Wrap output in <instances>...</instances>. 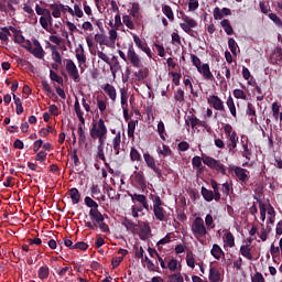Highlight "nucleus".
I'll return each instance as SVG.
<instances>
[{
  "instance_id": "obj_1",
  "label": "nucleus",
  "mask_w": 282,
  "mask_h": 282,
  "mask_svg": "<svg viewBox=\"0 0 282 282\" xmlns=\"http://www.w3.org/2000/svg\"><path fill=\"white\" fill-rule=\"evenodd\" d=\"M203 163L206 166H208V169L216 171V173H220V175H227L226 165H224V163H221V161H219L213 156L205 155V156H203Z\"/></svg>"
},
{
  "instance_id": "obj_2",
  "label": "nucleus",
  "mask_w": 282,
  "mask_h": 282,
  "mask_svg": "<svg viewBox=\"0 0 282 282\" xmlns=\"http://www.w3.org/2000/svg\"><path fill=\"white\" fill-rule=\"evenodd\" d=\"M192 232L196 239H199V237L205 238L208 235L202 217H196L192 223Z\"/></svg>"
},
{
  "instance_id": "obj_3",
  "label": "nucleus",
  "mask_w": 282,
  "mask_h": 282,
  "mask_svg": "<svg viewBox=\"0 0 282 282\" xmlns=\"http://www.w3.org/2000/svg\"><path fill=\"white\" fill-rule=\"evenodd\" d=\"M89 217L91 221H86L85 227L89 228L90 230H96L98 228V224H101V221H105V215L100 213L98 209H90L89 210Z\"/></svg>"
},
{
  "instance_id": "obj_4",
  "label": "nucleus",
  "mask_w": 282,
  "mask_h": 282,
  "mask_svg": "<svg viewBox=\"0 0 282 282\" xmlns=\"http://www.w3.org/2000/svg\"><path fill=\"white\" fill-rule=\"evenodd\" d=\"M183 23L180 24L183 32L193 36V39H197V32L193 31V28H197V21L188 18V15L183 17Z\"/></svg>"
},
{
  "instance_id": "obj_5",
  "label": "nucleus",
  "mask_w": 282,
  "mask_h": 282,
  "mask_svg": "<svg viewBox=\"0 0 282 282\" xmlns=\"http://www.w3.org/2000/svg\"><path fill=\"white\" fill-rule=\"evenodd\" d=\"M97 135H107V126L104 119H99L98 122H93V127L90 128V138L96 140Z\"/></svg>"
},
{
  "instance_id": "obj_6",
  "label": "nucleus",
  "mask_w": 282,
  "mask_h": 282,
  "mask_svg": "<svg viewBox=\"0 0 282 282\" xmlns=\"http://www.w3.org/2000/svg\"><path fill=\"white\" fill-rule=\"evenodd\" d=\"M128 61L132 65V67H137L138 69L142 67V58H140V55L135 53V48H133V43L128 45Z\"/></svg>"
},
{
  "instance_id": "obj_7",
  "label": "nucleus",
  "mask_w": 282,
  "mask_h": 282,
  "mask_svg": "<svg viewBox=\"0 0 282 282\" xmlns=\"http://www.w3.org/2000/svg\"><path fill=\"white\" fill-rule=\"evenodd\" d=\"M131 184H134L138 188H147V178L144 177V172L134 171L130 176Z\"/></svg>"
},
{
  "instance_id": "obj_8",
  "label": "nucleus",
  "mask_w": 282,
  "mask_h": 282,
  "mask_svg": "<svg viewBox=\"0 0 282 282\" xmlns=\"http://www.w3.org/2000/svg\"><path fill=\"white\" fill-rule=\"evenodd\" d=\"M143 160L149 169L153 171L159 180L162 177V169L155 165V159L149 154V152L143 154Z\"/></svg>"
},
{
  "instance_id": "obj_9",
  "label": "nucleus",
  "mask_w": 282,
  "mask_h": 282,
  "mask_svg": "<svg viewBox=\"0 0 282 282\" xmlns=\"http://www.w3.org/2000/svg\"><path fill=\"white\" fill-rule=\"evenodd\" d=\"M66 61V72L73 78L74 83H80V74L78 73V67L72 59Z\"/></svg>"
},
{
  "instance_id": "obj_10",
  "label": "nucleus",
  "mask_w": 282,
  "mask_h": 282,
  "mask_svg": "<svg viewBox=\"0 0 282 282\" xmlns=\"http://www.w3.org/2000/svg\"><path fill=\"white\" fill-rule=\"evenodd\" d=\"M134 44L141 52H144L149 58H153V54L151 53V48L147 45V42H143L140 36L135 33H131Z\"/></svg>"
},
{
  "instance_id": "obj_11",
  "label": "nucleus",
  "mask_w": 282,
  "mask_h": 282,
  "mask_svg": "<svg viewBox=\"0 0 282 282\" xmlns=\"http://www.w3.org/2000/svg\"><path fill=\"white\" fill-rule=\"evenodd\" d=\"M207 102L208 105H212L213 109H215L216 111H226V107L224 106V100H221L219 96L210 95L207 98Z\"/></svg>"
},
{
  "instance_id": "obj_12",
  "label": "nucleus",
  "mask_w": 282,
  "mask_h": 282,
  "mask_svg": "<svg viewBox=\"0 0 282 282\" xmlns=\"http://www.w3.org/2000/svg\"><path fill=\"white\" fill-rule=\"evenodd\" d=\"M128 195L131 198V200L133 202V204H135V202H138V204H141V206L145 210H151V206L149 205V200H147V196H144V194H131L128 192Z\"/></svg>"
},
{
  "instance_id": "obj_13",
  "label": "nucleus",
  "mask_w": 282,
  "mask_h": 282,
  "mask_svg": "<svg viewBox=\"0 0 282 282\" xmlns=\"http://www.w3.org/2000/svg\"><path fill=\"white\" fill-rule=\"evenodd\" d=\"M229 171H234L236 177H238V180L242 183L248 182V180H250V176L247 174L248 170L241 167V166H231L229 169Z\"/></svg>"
},
{
  "instance_id": "obj_14",
  "label": "nucleus",
  "mask_w": 282,
  "mask_h": 282,
  "mask_svg": "<svg viewBox=\"0 0 282 282\" xmlns=\"http://www.w3.org/2000/svg\"><path fill=\"white\" fill-rule=\"evenodd\" d=\"M250 140L247 135L241 137V147H242V158H246V160H250L252 156V149L248 147Z\"/></svg>"
},
{
  "instance_id": "obj_15",
  "label": "nucleus",
  "mask_w": 282,
  "mask_h": 282,
  "mask_svg": "<svg viewBox=\"0 0 282 282\" xmlns=\"http://www.w3.org/2000/svg\"><path fill=\"white\" fill-rule=\"evenodd\" d=\"M198 74H202L205 80H215L213 72H210V66L208 64H203L200 68L197 69Z\"/></svg>"
},
{
  "instance_id": "obj_16",
  "label": "nucleus",
  "mask_w": 282,
  "mask_h": 282,
  "mask_svg": "<svg viewBox=\"0 0 282 282\" xmlns=\"http://www.w3.org/2000/svg\"><path fill=\"white\" fill-rule=\"evenodd\" d=\"M34 48H32L31 54L35 56V58H43L45 56V51H43V46H41V42L39 40L33 41Z\"/></svg>"
},
{
  "instance_id": "obj_17",
  "label": "nucleus",
  "mask_w": 282,
  "mask_h": 282,
  "mask_svg": "<svg viewBox=\"0 0 282 282\" xmlns=\"http://www.w3.org/2000/svg\"><path fill=\"white\" fill-rule=\"evenodd\" d=\"M139 230L141 241H147V239H149V235H151V226H149L148 223H143L139 226Z\"/></svg>"
},
{
  "instance_id": "obj_18",
  "label": "nucleus",
  "mask_w": 282,
  "mask_h": 282,
  "mask_svg": "<svg viewBox=\"0 0 282 282\" xmlns=\"http://www.w3.org/2000/svg\"><path fill=\"white\" fill-rule=\"evenodd\" d=\"M209 282H221V273L217 267H209V274H208Z\"/></svg>"
},
{
  "instance_id": "obj_19",
  "label": "nucleus",
  "mask_w": 282,
  "mask_h": 282,
  "mask_svg": "<svg viewBox=\"0 0 282 282\" xmlns=\"http://www.w3.org/2000/svg\"><path fill=\"white\" fill-rule=\"evenodd\" d=\"M210 254L212 257H214V259H217V261H219V259H225L226 257V253L224 252L221 247H219V245H213Z\"/></svg>"
},
{
  "instance_id": "obj_20",
  "label": "nucleus",
  "mask_w": 282,
  "mask_h": 282,
  "mask_svg": "<svg viewBox=\"0 0 282 282\" xmlns=\"http://www.w3.org/2000/svg\"><path fill=\"white\" fill-rule=\"evenodd\" d=\"M104 91L108 94L112 102H116V99L118 98V93H116V87H113L111 84H106L104 86Z\"/></svg>"
},
{
  "instance_id": "obj_21",
  "label": "nucleus",
  "mask_w": 282,
  "mask_h": 282,
  "mask_svg": "<svg viewBox=\"0 0 282 282\" xmlns=\"http://www.w3.org/2000/svg\"><path fill=\"white\" fill-rule=\"evenodd\" d=\"M79 47H80L82 53H77L76 58L79 63L78 67L80 68V72L83 74V72H85V68H83V65H85V63H87V56H85V48H83V45H79Z\"/></svg>"
},
{
  "instance_id": "obj_22",
  "label": "nucleus",
  "mask_w": 282,
  "mask_h": 282,
  "mask_svg": "<svg viewBox=\"0 0 282 282\" xmlns=\"http://www.w3.org/2000/svg\"><path fill=\"white\" fill-rule=\"evenodd\" d=\"M153 214L158 221H166V210H164V207L153 208Z\"/></svg>"
},
{
  "instance_id": "obj_23",
  "label": "nucleus",
  "mask_w": 282,
  "mask_h": 282,
  "mask_svg": "<svg viewBox=\"0 0 282 282\" xmlns=\"http://www.w3.org/2000/svg\"><path fill=\"white\" fill-rule=\"evenodd\" d=\"M229 142L230 143L227 144L229 151H232V149H237V144H239V137L237 135V131H232L229 137Z\"/></svg>"
},
{
  "instance_id": "obj_24",
  "label": "nucleus",
  "mask_w": 282,
  "mask_h": 282,
  "mask_svg": "<svg viewBox=\"0 0 282 282\" xmlns=\"http://www.w3.org/2000/svg\"><path fill=\"white\" fill-rule=\"evenodd\" d=\"M240 254H242L245 259L252 261V247H250V245H242L240 247Z\"/></svg>"
},
{
  "instance_id": "obj_25",
  "label": "nucleus",
  "mask_w": 282,
  "mask_h": 282,
  "mask_svg": "<svg viewBox=\"0 0 282 282\" xmlns=\"http://www.w3.org/2000/svg\"><path fill=\"white\" fill-rule=\"evenodd\" d=\"M69 197L72 199V204H79L80 203V192H78V188L73 187L68 191Z\"/></svg>"
},
{
  "instance_id": "obj_26",
  "label": "nucleus",
  "mask_w": 282,
  "mask_h": 282,
  "mask_svg": "<svg viewBox=\"0 0 282 282\" xmlns=\"http://www.w3.org/2000/svg\"><path fill=\"white\" fill-rule=\"evenodd\" d=\"M220 25L228 36H232L235 34V30L232 29V25H230V21H228V19L223 20Z\"/></svg>"
},
{
  "instance_id": "obj_27",
  "label": "nucleus",
  "mask_w": 282,
  "mask_h": 282,
  "mask_svg": "<svg viewBox=\"0 0 282 282\" xmlns=\"http://www.w3.org/2000/svg\"><path fill=\"white\" fill-rule=\"evenodd\" d=\"M95 41L96 43H99V45H106V47H111V44H109V40H107V35L102 33L95 34Z\"/></svg>"
},
{
  "instance_id": "obj_28",
  "label": "nucleus",
  "mask_w": 282,
  "mask_h": 282,
  "mask_svg": "<svg viewBox=\"0 0 282 282\" xmlns=\"http://www.w3.org/2000/svg\"><path fill=\"white\" fill-rule=\"evenodd\" d=\"M226 105L234 118H237V107L235 106V99H232V96H229L227 98Z\"/></svg>"
},
{
  "instance_id": "obj_29",
  "label": "nucleus",
  "mask_w": 282,
  "mask_h": 282,
  "mask_svg": "<svg viewBox=\"0 0 282 282\" xmlns=\"http://www.w3.org/2000/svg\"><path fill=\"white\" fill-rule=\"evenodd\" d=\"M120 98H121V109L124 110V108L129 107V104H128L129 94L127 93V89L124 88L120 89Z\"/></svg>"
},
{
  "instance_id": "obj_30",
  "label": "nucleus",
  "mask_w": 282,
  "mask_h": 282,
  "mask_svg": "<svg viewBox=\"0 0 282 282\" xmlns=\"http://www.w3.org/2000/svg\"><path fill=\"white\" fill-rule=\"evenodd\" d=\"M200 193L205 202H213V199H215V194L213 193V191H209L204 186L202 187Z\"/></svg>"
},
{
  "instance_id": "obj_31",
  "label": "nucleus",
  "mask_w": 282,
  "mask_h": 282,
  "mask_svg": "<svg viewBox=\"0 0 282 282\" xmlns=\"http://www.w3.org/2000/svg\"><path fill=\"white\" fill-rule=\"evenodd\" d=\"M37 276L41 279V281H45V279L50 276V267H41L37 271Z\"/></svg>"
},
{
  "instance_id": "obj_32",
  "label": "nucleus",
  "mask_w": 282,
  "mask_h": 282,
  "mask_svg": "<svg viewBox=\"0 0 282 282\" xmlns=\"http://www.w3.org/2000/svg\"><path fill=\"white\" fill-rule=\"evenodd\" d=\"M50 8L52 10V17H54V19H61V13L63 12L61 9V3H52L50 4Z\"/></svg>"
},
{
  "instance_id": "obj_33",
  "label": "nucleus",
  "mask_w": 282,
  "mask_h": 282,
  "mask_svg": "<svg viewBox=\"0 0 282 282\" xmlns=\"http://www.w3.org/2000/svg\"><path fill=\"white\" fill-rule=\"evenodd\" d=\"M134 77L137 80H145L149 77V68H140L138 72L134 73Z\"/></svg>"
},
{
  "instance_id": "obj_34",
  "label": "nucleus",
  "mask_w": 282,
  "mask_h": 282,
  "mask_svg": "<svg viewBox=\"0 0 282 282\" xmlns=\"http://www.w3.org/2000/svg\"><path fill=\"white\" fill-rule=\"evenodd\" d=\"M135 127H138V120H130L128 122V138L135 137Z\"/></svg>"
},
{
  "instance_id": "obj_35",
  "label": "nucleus",
  "mask_w": 282,
  "mask_h": 282,
  "mask_svg": "<svg viewBox=\"0 0 282 282\" xmlns=\"http://www.w3.org/2000/svg\"><path fill=\"white\" fill-rule=\"evenodd\" d=\"M162 12L167 17L169 21H175V15L173 14V9L171 8V6L169 4L163 6Z\"/></svg>"
},
{
  "instance_id": "obj_36",
  "label": "nucleus",
  "mask_w": 282,
  "mask_h": 282,
  "mask_svg": "<svg viewBox=\"0 0 282 282\" xmlns=\"http://www.w3.org/2000/svg\"><path fill=\"white\" fill-rule=\"evenodd\" d=\"M42 89L46 94V96H48V98H54V96H56V94H54L52 90V86H50V83H47L46 80L42 82Z\"/></svg>"
},
{
  "instance_id": "obj_37",
  "label": "nucleus",
  "mask_w": 282,
  "mask_h": 282,
  "mask_svg": "<svg viewBox=\"0 0 282 282\" xmlns=\"http://www.w3.org/2000/svg\"><path fill=\"white\" fill-rule=\"evenodd\" d=\"M166 268H169L170 272H177V270H182V264H178L177 260L171 259Z\"/></svg>"
},
{
  "instance_id": "obj_38",
  "label": "nucleus",
  "mask_w": 282,
  "mask_h": 282,
  "mask_svg": "<svg viewBox=\"0 0 282 282\" xmlns=\"http://www.w3.org/2000/svg\"><path fill=\"white\" fill-rule=\"evenodd\" d=\"M224 243H226L229 248H235V236L232 232L225 234Z\"/></svg>"
},
{
  "instance_id": "obj_39",
  "label": "nucleus",
  "mask_w": 282,
  "mask_h": 282,
  "mask_svg": "<svg viewBox=\"0 0 282 282\" xmlns=\"http://www.w3.org/2000/svg\"><path fill=\"white\" fill-rule=\"evenodd\" d=\"M84 202H85L86 206L88 208H90V210H98V203L96 200H94L91 197L86 196L84 198Z\"/></svg>"
},
{
  "instance_id": "obj_40",
  "label": "nucleus",
  "mask_w": 282,
  "mask_h": 282,
  "mask_svg": "<svg viewBox=\"0 0 282 282\" xmlns=\"http://www.w3.org/2000/svg\"><path fill=\"white\" fill-rule=\"evenodd\" d=\"M51 52H52L53 61L58 65H62L63 58L61 57V53L58 52V50H56V46H51Z\"/></svg>"
},
{
  "instance_id": "obj_41",
  "label": "nucleus",
  "mask_w": 282,
  "mask_h": 282,
  "mask_svg": "<svg viewBox=\"0 0 282 282\" xmlns=\"http://www.w3.org/2000/svg\"><path fill=\"white\" fill-rule=\"evenodd\" d=\"M212 188L214 189L215 202H219V199H221V194L219 193V184L217 181H212Z\"/></svg>"
},
{
  "instance_id": "obj_42",
  "label": "nucleus",
  "mask_w": 282,
  "mask_h": 282,
  "mask_svg": "<svg viewBox=\"0 0 282 282\" xmlns=\"http://www.w3.org/2000/svg\"><path fill=\"white\" fill-rule=\"evenodd\" d=\"M130 17H133V19H140V4L138 2L132 3Z\"/></svg>"
},
{
  "instance_id": "obj_43",
  "label": "nucleus",
  "mask_w": 282,
  "mask_h": 282,
  "mask_svg": "<svg viewBox=\"0 0 282 282\" xmlns=\"http://www.w3.org/2000/svg\"><path fill=\"white\" fill-rule=\"evenodd\" d=\"M158 153L159 155H162L163 158H167V155H172V151L171 148H169V145L163 144L162 148H158Z\"/></svg>"
},
{
  "instance_id": "obj_44",
  "label": "nucleus",
  "mask_w": 282,
  "mask_h": 282,
  "mask_svg": "<svg viewBox=\"0 0 282 282\" xmlns=\"http://www.w3.org/2000/svg\"><path fill=\"white\" fill-rule=\"evenodd\" d=\"M130 160L132 162H140V160H142V155L140 154V152H138V149L131 148V150H130Z\"/></svg>"
},
{
  "instance_id": "obj_45",
  "label": "nucleus",
  "mask_w": 282,
  "mask_h": 282,
  "mask_svg": "<svg viewBox=\"0 0 282 282\" xmlns=\"http://www.w3.org/2000/svg\"><path fill=\"white\" fill-rule=\"evenodd\" d=\"M202 161L204 162V159H202L200 156H194L192 159V165L194 166V169H199V171H204Z\"/></svg>"
},
{
  "instance_id": "obj_46",
  "label": "nucleus",
  "mask_w": 282,
  "mask_h": 282,
  "mask_svg": "<svg viewBox=\"0 0 282 282\" xmlns=\"http://www.w3.org/2000/svg\"><path fill=\"white\" fill-rule=\"evenodd\" d=\"M169 282H184V276H182V273H172L167 276Z\"/></svg>"
},
{
  "instance_id": "obj_47",
  "label": "nucleus",
  "mask_w": 282,
  "mask_h": 282,
  "mask_svg": "<svg viewBox=\"0 0 282 282\" xmlns=\"http://www.w3.org/2000/svg\"><path fill=\"white\" fill-rule=\"evenodd\" d=\"M122 21L126 24V28L129 30H135V24L133 23V20H131V15H123Z\"/></svg>"
},
{
  "instance_id": "obj_48",
  "label": "nucleus",
  "mask_w": 282,
  "mask_h": 282,
  "mask_svg": "<svg viewBox=\"0 0 282 282\" xmlns=\"http://www.w3.org/2000/svg\"><path fill=\"white\" fill-rule=\"evenodd\" d=\"M50 78L54 83H57L58 85H63V77H61L56 72L50 70Z\"/></svg>"
},
{
  "instance_id": "obj_49",
  "label": "nucleus",
  "mask_w": 282,
  "mask_h": 282,
  "mask_svg": "<svg viewBox=\"0 0 282 282\" xmlns=\"http://www.w3.org/2000/svg\"><path fill=\"white\" fill-rule=\"evenodd\" d=\"M228 47H229L231 54H234V56H237V41H235L232 37H230L228 40Z\"/></svg>"
},
{
  "instance_id": "obj_50",
  "label": "nucleus",
  "mask_w": 282,
  "mask_h": 282,
  "mask_svg": "<svg viewBox=\"0 0 282 282\" xmlns=\"http://www.w3.org/2000/svg\"><path fill=\"white\" fill-rule=\"evenodd\" d=\"M122 226H124L127 230H133V228H135L138 225H135V223L129 218H123Z\"/></svg>"
},
{
  "instance_id": "obj_51",
  "label": "nucleus",
  "mask_w": 282,
  "mask_h": 282,
  "mask_svg": "<svg viewBox=\"0 0 282 282\" xmlns=\"http://www.w3.org/2000/svg\"><path fill=\"white\" fill-rule=\"evenodd\" d=\"M191 61H192V65H194V67H196L197 70L200 69L202 59H199L197 55L191 54Z\"/></svg>"
},
{
  "instance_id": "obj_52",
  "label": "nucleus",
  "mask_w": 282,
  "mask_h": 282,
  "mask_svg": "<svg viewBox=\"0 0 282 282\" xmlns=\"http://www.w3.org/2000/svg\"><path fill=\"white\" fill-rule=\"evenodd\" d=\"M70 160H73L75 166H80V159H78V149H73Z\"/></svg>"
},
{
  "instance_id": "obj_53",
  "label": "nucleus",
  "mask_w": 282,
  "mask_h": 282,
  "mask_svg": "<svg viewBox=\"0 0 282 282\" xmlns=\"http://www.w3.org/2000/svg\"><path fill=\"white\" fill-rule=\"evenodd\" d=\"M118 29H111L108 31L109 34V41L112 43V45L116 44V40L118 39Z\"/></svg>"
},
{
  "instance_id": "obj_54",
  "label": "nucleus",
  "mask_w": 282,
  "mask_h": 282,
  "mask_svg": "<svg viewBox=\"0 0 282 282\" xmlns=\"http://www.w3.org/2000/svg\"><path fill=\"white\" fill-rule=\"evenodd\" d=\"M174 99L176 100V102H184V90L182 88H178L174 93Z\"/></svg>"
},
{
  "instance_id": "obj_55",
  "label": "nucleus",
  "mask_w": 282,
  "mask_h": 282,
  "mask_svg": "<svg viewBox=\"0 0 282 282\" xmlns=\"http://www.w3.org/2000/svg\"><path fill=\"white\" fill-rule=\"evenodd\" d=\"M234 96L235 98H237V100H246V98H248V96L246 95V93L241 89H235L234 90Z\"/></svg>"
},
{
  "instance_id": "obj_56",
  "label": "nucleus",
  "mask_w": 282,
  "mask_h": 282,
  "mask_svg": "<svg viewBox=\"0 0 282 282\" xmlns=\"http://www.w3.org/2000/svg\"><path fill=\"white\" fill-rule=\"evenodd\" d=\"M97 107H98L100 113H105V111L107 110V101H105L100 98H97Z\"/></svg>"
},
{
  "instance_id": "obj_57",
  "label": "nucleus",
  "mask_w": 282,
  "mask_h": 282,
  "mask_svg": "<svg viewBox=\"0 0 282 282\" xmlns=\"http://www.w3.org/2000/svg\"><path fill=\"white\" fill-rule=\"evenodd\" d=\"M74 15L78 19H83L85 17V13L83 12V9H80V4H74Z\"/></svg>"
},
{
  "instance_id": "obj_58",
  "label": "nucleus",
  "mask_w": 282,
  "mask_h": 282,
  "mask_svg": "<svg viewBox=\"0 0 282 282\" xmlns=\"http://www.w3.org/2000/svg\"><path fill=\"white\" fill-rule=\"evenodd\" d=\"M269 19L271 21H273V23H275V25H278V28H282V20L275 13H270Z\"/></svg>"
},
{
  "instance_id": "obj_59",
  "label": "nucleus",
  "mask_w": 282,
  "mask_h": 282,
  "mask_svg": "<svg viewBox=\"0 0 282 282\" xmlns=\"http://www.w3.org/2000/svg\"><path fill=\"white\" fill-rule=\"evenodd\" d=\"M251 282H265V278H263L261 272H256L253 275H251Z\"/></svg>"
},
{
  "instance_id": "obj_60",
  "label": "nucleus",
  "mask_w": 282,
  "mask_h": 282,
  "mask_svg": "<svg viewBox=\"0 0 282 282\" xmlns=\"http://www.w3.org/2000/svg\"><path fill=\"white\" fill-rule=\"evenodd\" d=\"M120 69H121V66H120V62H118V59H116L113 65H111V63H110V72H111L112 76H116V73L120 72Z\"/></svg>"
},
{
  "instance_id": "obj_61",
  "label": "nucleus",
  "mask_w": 282,
  "mask_h": 282,
  "mask_svg": "<svg viewBox=\"0 0 282 282\" xmlns=\"http://www.w3.org/2000/svg\"><path fill=\"white\" fill-rule=\"evenodd\" d=\"M188 10L189 12H195L199 8V0H188Z\"/></svg>"
},
{
  "instance_id": "obj_62",
  "label": "nucleus",
  "mask_w": 282,
  "mask_h": 282,
  "mask_svg": "<svg viewBox=\"0 0 282 282\" xmlns=\"http://www.w3.org/2000/svg\"><path fill=\"white\" fill-rule=\"evenodd\" d=\"M188 120L191 122L192 129H195V127H199V119L195 115L188 116Z\"/></svg>"
},
{
  "instance_id": "obj_63",
  "label": "nucleus",
  "mask_w": 282,
  "mask_h": 282,
  "mask_svg": "<svg viewBox=\"0 0 282 282\" xmlns=\"http://www.w3.org/2000/svg\"><path fill=\"white\" fill-rule=\"evenodd\" d=\"M205 224L207 226V228H215V221L213 220V215L207 214L205 217Z\"/></svg>"
},
{
  "instance_id": "obj_64",
  "label": "nucleus",
  "mask_w": 282,
  "mask_h": 282,
  "mask_svg": "<svg viewBox=\"0 0 282 282\" xmlns=\"http://www.w3.org/2000/svg\"><path fill=\"white\" fill-rule=\"evenodd\" d=\"M113 28L116 30H120V28H122V18L120 17V13H117L115 15V24H113Z\"/></svg>"
}]
</instances>
